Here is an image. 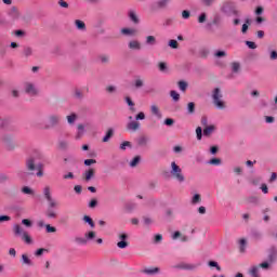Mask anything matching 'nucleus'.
<instances>
[{"label":"nucleus","instance_id":"nucleus-1","mask_svg":"<svg viewBox=\"0 0 277 277\" xmlns=\"http://www.w3.org/2000/svg\"><path fill=\"white\" fill-rule=\"evenodd\" d=\"M25 168H26L28 174L34 175V172H36V170H37L36 174L39 179H42V176H44V164L38 163L36 160V157H34V156H30L26 159Z\"/></svg>","mask_w":277,"mask_h":277},{"label":"nucleus","instance_id":"nucleus-2","mask_svg":"<svg viewBox=\"0 0 277 277\" xmlns=\"http://www.w3.org/2000/svg\"><path fill=\"white\" fill-rule=\"evenodd\" d=\"M170 174L172 179L177 181V183H185V175L183 174V169H181V167H179L175 161L171 162Z\"/></svg>","mask_w":277,"mask_h":277},{"label":"nucleus","instance_id":"nucleus-3","mask_svg":"<svg viewBox=\"0 0 277 277\" xmlns=\"http://www.w3.org/2000/svg\"><path fill=\"white\" fill-rule=\"evenodd\" d=\"M222 91L220 88H215L212 93L213 104L217 109H226V104L222 101Z\"/></svg>","mask_w":277,"mask_h":277},{"label":"nucleus","instance_id":"nucleus-4","mask_svg":"<svg viewBox=\"0 0 277 277\" xmlns=\"http://www.w3.org/2000/svg\"><path fill=\"white\" fill-rule=\"evenodd\" d=\"M0 142L6 150H14L16 148V143L14 142L12 134H3L0 137Z\"/></svg>","mask_w":277,"mask_h":277},{"label":"nucleus","instance_id":"nucleus-5","mask_svg":"<svg viewBox=\"0 0 277 277\" xmlns=\"http://www.w3.org/2000/svg\"><path fill=\"white\" fill-rule=\"evenodd\" d=\"M13 230L15 235H22V240L25 241L28 246L34 243V240L31 239V236H29V233L25 232L21 225H14Z\"/></svg>","mask_w":277,"mask_h":277},{"label":"nucleus","instance_id":"nucleus-6","mask_svg":"<svg viewBox=\"0 0 277 277\" xmlns=\"http://www.w3.org/2000/svg\"><path fill=\"white\" fill-rule=\"evenodd\" d=\"M61 117L58 115H50L47 119V123L43 126V129H53L60 124Z\"/></svg>","mask_w":277,"mask_h":277},{"label":"nucleus","instance_id":"nucleus-7","mask_svg":"<svg viewBox=\"0 0 277 277\" xmlns=\"http://www.w3.org/2000/svg\"><path fill=\"white\" fill-rule=\"evenodd\" d=\"M24 91L29 96H38V88L32 82H25Z\"/></svg>","mask_w":277,"mask_h":277},{"label":"nucleus","instance_id":"nucleus-8","mask_svg":"<svg viewBox=\"0 0 277 277\" xmlns=\"http://www.w3.org/2000/svg\"><path fill=\"white\" fill-rule=\"evenodd\" d=\"M119 239H120V241L117 242V247L120 250H124V248H129V241H127V239H129V235H127V234H119Z\"/></svg>","mask_w":277,"mask_h":277},{"label":"nucleus","instance_id":"nucleus-9","mask_svg":"<svg viewBox=\"0 0 277 277\" xmlns=\"http://www.w3.org/2000/svg\"><path fill=\"white\" fill-rule=\"evenodd\" d=\"M267 261L268 263H276L277 261V248L271 247L267 251Z\"/></svg>","mask_w":277,"mask_h":277},{"label":"nucleus","instance_id":"nucleus-10","mask_svg":"<svg viewBox=\"0 0 277 277\" xmlns=\"http://www.w3.org/2000/svg\"><path fill=\"white\" fill-rule=\"evenodd\" d=\"M94 174H96V170L90 168L82 173V179L83 181H85V183H89V181H92V179H94Z\"/></svg>","mask_w":277,"mask_h":277},{"label":"nucleus","instance_id":"nucleus-11","mask_svg":"<svg viewBox=\"0 0 277 277\" xmlns=\"http://www.w3.org/2000/svg\"><path fill=\"white\" fill-rule=\"evenodd\" d=\"M130 51H142V43L138 40H131L128 43Z\"/></svg>","mask_w":277,"mask_h":277},{"label":"nucleus","instance_id":"nucleus-12","mask_svg":"<svg viewBox=\"0 0 277 277\" xmlns=\"http://www.w3.org/2000/svg\"><path fill=\"white\" fill-rule=\"evenodd\" d=\"M143 274H146L147 276H157V274H159V272H161V268L159 267H147L145 269L142 271Z\"/></svg>","mask_w":277,"mask_h":277},{"label":"nucleus","instance_id":"nucleus-13","mask_svg":"<svg viewBox=\"0 0 277 277\" xmlns=\"http://www.w3.org/2000/svg\"><path fill=\"white\" fill-rule=\"evenodd\" d=\"M133 88L135 90H140L142 88H144V79L141 77H136L132 83Z\"/></svg>","mask_w":277,"mask_h":277},{"label":"nucleus","instance_id":"nucleus-14","mask_svg":"<svg viewBox=\"0 0 277 277\" xmlns=\"http://www.w3.org/2000/svg\"><path fill=\"white\" fill-rule=\"evenodd\" d=\"M128 131H140V121H131L127 124Z\"/></svg>","mask_w":277,"mask_h":277},{"label":"nucleus","instance_id":"nucleus-15","mask_svg":"<svg viewBox=\"0 0 277 277\" xmlns=\"http://www.w3.org/2000/svg\"><path fill=\"white\" fill-rule=\"evenodd\" d=\"M235 4L232 2H225L222 6V12H224L225 14H227L228 16H230V12L233 10V6Z\"/></svg>","mask_w":277,"mask_h":277},{"label":"nucleus","instance_id":"nucleus-16","mask_svg":"<svg viewBox=\"0 0 277 277\" xmlns=\"http://www.w3.org/2000/svg\"><path fill=\"white\" fill-rule=\"evenodd\" d=\"M21 263L22 265H28V266L34 265V262L31 261V259H29V255H27V253L22 254Z\"/></svg>","mask_w":277,"mask_h":277},{"label":"nucleus","instance_id":"nucleus-17","mask_svg":"<svg viewBox=\"0 0 277 277\" xmlns=\"http://www.w3.org/2000/svg\"><path fill=\"white\" fill-rule=\"evenodd\" d=\"M129 18L134 23V25H138L140 23V17L137 16V13L135 11H130L129 12Z\"/></svg>","mask_w":277,"mask_h":277},{"label":"nucleus","instance_id":"nucleus-18","mask_svg":"<svg viewBox=\"0 0 277 277\" xmlns=\"http://www.w3.org/2000/svg\"><path fill=\"white\" fill-rule=\"evenodd\" d=\"M251 277H261V269L259 266H252L249 271Z\"/></svg>","mask_w":277,"mask_h":277},{"label":"nucleus","instance_id":"nucleus-19","mask_svg":"<svg viewBox=\"0 0 277 277\" xmlns=\"http://www.w3.org/2000/svg\"><path fill=\"white\" fill-rule=\"evenodd\" d=\"M150 113L153 116H156V118H161V110H159V106L157 105H151L150 106Z\"/></svg>","mask_w":277,"mask_h":277},{"label":"nucleus","instance_id":"nucleus-20","mask_svg":"<svg viewBox=\"0 0 277 277\" xmlns=\"http://www.w3.org/2000/svg\"><path fill=\"white\" fill-rule=\"evenodd\" d=\"M168 1H170V0H159L158 2H156L154 4V9L161 10V9L166 8V5H168Z\"/></svg>","mask_w":277,"mask_h":277},{"label":"nucleus","instance_id":"nucleus-21","mask_svg":"<svg viewBox=\"0 0 277 277\" xmlns=\"http://www.w3.org/2000/svg\"><path fill=\"white\" fill-rule=\"evenodd\" d=\"M121 34H123V36H135V34H137V30H135L134 28H122Z\"/></svg>","mask_w":277,"mask_h":277},{"label":"nucleus","instance_id":"nucleus-22","mask_svg":"<svg viewBox=\"0 0 277 277\" xmlns=\"http://www.w3.org/2000/svg\"><path fill=\"white\" fill-rule=\"evenodd\" d=\"M75 26L79 31H85V23L81 19H76L75 21Z\"/></svg>","mask_w":277,"mask_h":277},{"label":"nucleus","instance_id":"nucleus-23","mask_svg":"<svg viewBox=\"0 0 277 277\" xmlns=\"http://www.w3.org/2000/svg\"><path fill=\"white\" fill-rule=\"evenodd\" d=\"M145 44L155 47V44H157V38H155V36H147L145 40Z\"/></svg>","mask_w":277,"mask_h":277},{"label":"nucleus","instance_id":"nucleus-24","mask_svg":"<svg viewBox=\"0 0 277 277\" xmlns=\"http://www.w3.org/2000/svg\"><path fill=\"white\" fill-rule=\"evenodd\" d=\"M214 131H215V126H208L203 129V135L209 137V135L213 134Z\"/></svg>","mask_w":277,"mask_h":277},{"label":"nucleus","instance_id":"nucleus-25","mask_svg":"<svg viewBox=\"0 0 277 277\" xmlns=\"http://www.w3.org/2000/svg\"><path fill=\"white\" fill-rule=\"evenodd\" d=\"M187 114H189V116L196 114V103L190 102L187 104Z\"/></svg>","mask_w":277,"mask_h":277},{"label":"nucleus","instance_id":"nucleus-26","mask_svg":"<svg viewBox=\"0 0 277 277\" xmlns=\"http://www.w3.org/2000/svg\"><path fill=\"white\" fill-rule=\"evenodd\" d=\"M83 133H85V127H83V124H78V133L76 135V140H81V137H83Z\"/></svg>","mask_w":277,"mask_h":277},{"label":"nucleus","instance_id":"nucleus-27","mask_svg":"<svg viewBox=\"0 0 277 277\" xmlns=\"http://www.w3.org/2000/svg\"><path fill=\"white\" fill-rule=\"evenodd\" d=\"M43 196L45 200H51V198H53V196H51V186H45L43 188Z\"/></svg>","mask_w":277,"mask_h":277},{"label":"nucleus","instance_id":"nucleus-28","mask_svg":"<svg viewBox=\"0 0 277 277\" xmlns=\"http://www.w3.org/2000/svg\"><path fill=\"white\" fill-rule=\"evenodd\" d=\"M138 146H148V136H141L137 140Z\"/></svg>","mask_w":277,"mask_h":277},{"label":"nucleus","instance_id":"nucleus-29","mask_svg":"<svg viewBox=\"0 0 277 277\" xmlns=\"http://www.w3.org/2000/svg\"><path fill=\"white\" fill-rule=\"evenodd\" d=\"M111 137H114V130L108 129V131L106 132V135L103 137V142H109Z\"/></svg>","mask_w":277,"mask_h":277},{"label":"nucleus","instance_id":"nucleus-30","mask_svg":"<svg viewBox=\"0 0 277 277\" xmlns=\"http://www.w3.org/2000/svg\"><path fill=\"white\" fill-rule=\"evenodd\" d=\"M142 161V157L135 156L130 162V168H136V166Z\"/></svg>","mask_w":277,"mask_h":277},{"label":"nucleus","instance_id":"nucleus-31","mask_svg":"<svg viewBox=\"0 0 277 277\" xmlns=\"http://www.w3.org/2000/svg\"><path fill=\"white\" fill-rule=\"evenodd\" d=\"M76 243H78V246H85L88 245V239L84 237H76L75 238Z\"/></svg>","mask_w":277,"mask_h":277},{"label":"nucleus","instance_id":"nucleus-32","mask_svg":"<svg viewBox=\"0 0 277 277\" xmlns=\"http://www.w3.org/2000/svg\"><path fill=\"white\" fill-rule=\"evenodd\" d=\"M47 217H49L50 220H55V217H57V213L51 209H48L45 212Z\"/></svg>","mask_w":277,"mask_h":277},{"label":"nucleus","instance_id":"nucleus-33","mask_svg":"<svg viewBox=\"0 0 277 277\" xmlns=\"http://www.w3.org/2000/svg\"><path fill=\"white\" fill-rule=\"evenodd\" d=\"M83 222L89 224V226H91V228H94V226H95L94 221L89 215H84L83 216Z\"/></svg>","mask_w":277,"mask_h":277},{"label":"nucleus","instance_id":"nucleus-34","mask_svg":"<svg viewBox=\"0 0 277 277\" xmlns=\"http://www.w3.org/2000/svg\"><path fill=\"white\" fill-rule=\"evenodd\" d=\"M177 85H179V88H180V90H181L182 92H186L188 84H187L186 81L180 80V81L177 82Z\"/></svg>","mask_w":277,"mask_h":277},{"label":"nucleus","instance_id":"nucleus-35","mask_svg":"<svg viewBox=\"0 0 277 277\" xmlns=\"http://www.w3.org/2000/svg\"><path fill=\"white\" fill-rule=\"evenodd\" d=\"M84 237H85L87 241H92V239L96 238V233L95 232H89V233L84 234Z\"/></svg>","mask_w":277,"mask_h":277},{"label":"nucleus","instance_id":"nucleus-36","mask_svg":"<svg viewBox=\"0 0 277 277\" xmlns=\"http://www.w3.org/2000/svg\"><path fill=\"white\" fill-rule=\"evenodd\" d=\"M170 96H171V98H173V101H175V102H179V101L181 100V94H179V92H176V91H171V92H170Z\"/></svg>","mask_w":277,"mask_h":277},{"label":"nucleus","instance_id":"nucleus-37","mask_svg":"<svg viewBox=\"0 0 277 277\" xmlns=\"http://www.w3.org/2000/svg\"><path fill=\"white\" fill-rule=\"evenodd\" d=\"M202 198L200 197V194L194 195L192 199V205H198V202H201Z\"/></svg>","mask_w":277,"mask_h":277},{"label":"nucleus","instance_id":"nucleus-38","mask_svg":"<svg viewBox=\"0 0 277 277\" xmlns=\"http://www.w3.org/2000/svg\"><path fill=\"white\" fill-rule=\"evenodd\" d=\"M23 53H24L25 57H30V55H32V53H34V50L29 47H26V48H24Z\"/></svg>","mask_w":277,"mask_h":277},{"label":"nucleus","instance_id":"nucleus-39","mask_svg":"<svg viewBox=\"0 0 277 277\" xmlns=\"http://www.w3.org/2000/svg\"><path fill=\"white\" fill-rule=\"evenodd\" d=\"M210 166H221L222 164V159L220 158H212L210 161H209Z\"/></svg>","mask_w":277,"mask_h":277},{"label":"nucleus","instance_id":"nucleus-40","mask_svg":"<svg viewBox=\"0 0 277 277\" xmlns=\"http://www.w3.org/2000/svg\"><path fill=\"white\" fill-rule=\"evenodd\" d=\"M126 103L129 105V107H131V111H135V103H133V100H131V97H126Z\"/></svg>","mask_w":277,"mask_h":277},{"label":"nucleus","instance_id":"nucleus-41","mask_svg":"<svg viewBox=\"0 0 277 277\" xmlns=\"http://www.w3.org/2000/svg\"><path fill=\"white\" fill-rule=\"evenodd\" d=\"M22 193H23V194L30 195V196H34V189L29 188V186H24V187L22 188Z\"/></svg>","mask_w":277,"mask_h":277},{"label":"nucleus","instance_id":"nucleus-42","mask_svg":"<svg viewBox=\"0 0 277 277\" xmlns=\"http://www.w3.org/2000/svg\"><path fill=\"white\" fill-rule=\"evenodd\" d=\"M273 263H269V261L267 260V262H263L261 264H259V269H269V265H272Z\"/></svg>","mask_w":277,"mask_h":277},{"label":"nucleus","instance_id":"nucleus-43","mask_svg":"<svg viewBox=\"0 0 277 277\" xmlns=\"http://www.w3.org/2000/svg\"><path fill=\"white\" fill-rule=\"evenodd\" d=\"M239 68H241V65H240L239 63L234 62V63L232 64V70H233V72H239Z\"/></svg>","mask_w":277,"mask_h":277},{"label":"nucleus","instance_id":"nucleus-44","mask_svg":"<svg viewBox=\"0 0 277 277\" xmlns=\"http://www.w3.org/2000/svg\"><path fill=\"white\" fill-rule=\"evenodd\" d=\"M127 148H131V142H129V141H124V142L121 143V145H120V149H121V150H127Z\"/></svg>","mask_w":277,"mask_h":277},{"label":"nucleus","instance_id":"nucleus-45","mask_svg":"<svg viewBox=\"0 0 277 277\" xmlns=\"http://www.w3.org/2000/svg\"><path fill=\"white\" fill-rule=\"evenodd\" d=\"M169 47H170L171 49H179V41H176V40H174V39H171V40L169 41Z\"/></svg>","mask_w":277,"mask_h":277},{"label":"nucleus","instance_id":"nucleus-46","mask_svg":"<svg viewBox=\"0 0 277 277\" xmlns=\"http://www.w3.org/2000/svg\"><path fill=\"white\" fill-rule=\"evenodd\" d=\"M75 120H77L76 114H71V115L67 116V121L69 124H74Z\"/></svg>","mask_w":277,"mask_h":277},{"label":"nucleus","instance_id":"nucleus-47","mask_svg":"<svg viewBox=\"0 0 277 277\" xmlns=\"http://www.w3.org/2000/svg\"><path fill=\"white\" fill-rule=\"evenodd\" d=\"M11 14H12L13 18H18L21 16V13L18 12L17 8H12Z\"/></svg>","mask_w":277,"mask_h":277},{"label":"nucleus","instance_id":"nucleus-48","mask_svg":"<svg viewBox=\"0 0 277 277\" xmlns=\"http://www.w3.org/2000/svg\"><path fill=\"white\" fill-rule=\"evenodd\" d=\"M208 265H209L210 267H216L217 272H222V267H220V265H219L217 262H215V261H210V262L208 263Z\"/></svg>","mask_w":277,"mask_h":277},{"label":"nucleus","instance_id":"nucleus-49","mask_svg":"<svg viewBox=\"0 0 277 277\" xmlns=\"http://www.w3.org/2000/svg\"><path fill=\"white\" fill-rule=\"evenodd\" d=\"M45 230H47V233H57V228L51 226V224L45 225Z\"/></svg>","mask_w":277,"mask_h":277},{"label":"nucleus","instance_id":"nucleus-50","mask_svg":"<svg viewBox=\"0 0 277 277\" xmlns=\"http://www.w3.org/2000/svg\"><path fill=\"white\" fill-rule=\"evenodd\" d=\"M100 62H102V64H109V56L108 55H101L100 56Z\"/></svg>","mask_w":277,"mask_h":277},{"label":"nucleus","instance_id":"nucleus-51","mask_svg":"<svg viewBox=\"0 0 277 277\" xmlns=\"http://www.w3.org/2000/svg\"><path fill=\"white\" fill-rule=\"evenodd\" d=\"M189 16H192V13L188 10L182 11V18L187 21V18H189Z\"/></svg>","mask_w":277,"mask_h":277},{"label":"nucleus","instance_id":"nucleus-52","mask_svg":"<svg viewBox=\"0 0 277 277\" xmlns=\"http://www.w3.org/2000/svg\"><path fill=\"white\" fill-rule=\"evenodd\" d=\"M58 147L61 148V150H66V148H68V142L66 141L60 142Z\"/></svg>","mask_w":277,"mask_h":277},{"label":"nucleus","instance_id":"nucleus-53","mask_svg":"<svg viewBox=\"0 0 277 277\" xmlns=\"http://www.w3.org/2000/svg\"><path fill=\"white\" fill-rule=\"evenodd\" d=\"M49 202V207L51 209L57 207V201H55L53 198L47 200Z\"/></svg>","mask_w":277,"mask_h":277},{"label":"nucleus","instance_id":"nucleus-54","mask_svg":"<svg viewBox=\"0 0 277 277\" xmlns=\"http://www.w3.org/2000/svg\"><path fill=\"white\" fill-rule=\"evenodd\" d=\"M135 120H146V115L141 111L135 116Z\"/></svg>","mask_w":277,"mask_h":277},{"label":"nucleus","instance_id":"nucleus-55","mask_svg":"<svg viewBox=\"0 0 277 277\" xmlns=\"http://www.w3.org/2000/svg\"><path fill=\"white\" fill-rule=\"evenodd\" d=\"M196 135H197V140H202V128L198 127L196 129Z\"/></svg>","mask_w":277,"mask_h":277},{"label":"nucleus","instance_id":"nucleus-56","mask_svg":"<svg viewBox=\"0 0 277 277\" xmlns=\"http://www.w3.org/2000/svg\"><path fill=\"white\" fill-rule=\"evenodd\" d=\"M207 21V13H201L198 17V23H205Z\"/></svg>","mask_w":277,"mask_h":277},{"label":"nucleus","instance_id":"nucleus-57","mask_svg":"<svg viewBox=\"0 0 277 277\" xmlns=\"http://www.w3.org/2000/svg\"><path fill=\"white\" fill-rule=\"evenodd\" d=\"M246 243H247V241H246V239H240V241H239V245H240V252H243V250H246Z\"/></svg>","mask_w":277,"mask_h":277},{"label":"nucleus","instance_id":"nucleus-58","mask_svg":"<svg viewBox=\"0 0 277 277\" xmlns=\"http://www.w3.org/2000/svg\"><path fill=\"white\" fill-rule=\"evenodd\" d=\"M83 96V92L79 89L75 90V97L76 98H81Z\"/></svg>","mask_w":277,"mask_h":277},{"label":"nucleus","instance_id":"nucleus-59","mask_svg":"<svg viewBox=\"0 0 277 277\" xmlns=\"http://www.w3.org/2000/svg\"><path fill=\"white\" fill-rule=\"evenodd\" d=\"M164 124H166L167 127H172V124H174V119H172V118H167V119L164 120Z\"/></svg>","mask_w":277,"mask_h":277},{"label":"nucleus","instance_id":"nucleus-60","mask_svg":"<svg viewBox=\"0 0 277 277\" xmlns=\"http://www.w3.org/2000/svg\"><path fill=\"white\" fill-rule=\"evenodd\" d=\"M22 224H24V226H27V228H31V222L29 221V219L22 220Z\"/></svg>","mask_w":277,"mask_h":277},{"label":"nucleus","instance_id":"nucleus-61","mask_svg":"<svg viewBox=\"0 0 277 277\" xmlns=\"http://www.w3.org/2000/svg\"><path fill=\"white\" fill-rule=\"evenodd\" d=\"M96 205H98V200H96V199H92V200L89 202L90 209H94V208L96 207Z\"/></svg>","mask_w":277,"mask_h":277},{"label":"nucleus","instance_id":"nucleus-62","mask_svg":"<svg viewBox=\"0 0 277 277\" xmlns=\"http://www.w3.org/2000/svg\"><path fill=\"white\" fill-rule=\"evenodd\" d=\"M106 92H108V94H114V92H116V87L114 85H108L106 88Z\"/></svg>","mask_w":277,"mask_h":277},{"label":"nucleus","instance_id":"nucleus-63","mask_svg":"<svg viewBox=\"0 0 277 277\" xmlns=\"http://www.w3.org/2000/svg\"><path fill=\"white\" fill-rule=\"evenodd\" d=\"M246 44L249 49H256V43L253 41H246Z\"/></svg>","mask_w":277,"mask_h":277},{"label":"nucleus","instance_id":"nucleus-64","mask_svg":"<svg viewBox=\"0 0 277 277\" xmlns=\"http://www.w3.org/2000/svg\"><path fill=\"white\" fill-rule=\"evenodd\" d=\"M93 163H96V159H87V160H84V166H92Z\"/></svg>","mask_w":277,"mask_h":277}]
</instances>
